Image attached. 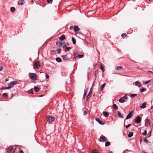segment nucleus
Returning <instances> with one entry per match:
<instances>
[{
    "mask_svg": "<svg viewBox=\"0 0 153 153\" xmlns=\"http://www.w3.org/2000/svg\"><path fill=\"white\" fill-rule=\"evenodd\" d=\"M47 120L48 122L50 123L53 122L55 119V118L50 116H48L47 117Z\"/></svg>",
    "mask_w": 153,
    "mask_h": 153,
    "instance_id": "nucleus-1",
    "label": "nucleus"
},
{
    "mask_svg": "<svg viewBox=\"0 0 153 153\" xmlns=\"http://www.w3.org/2000/svg\"><path fill=\"white\" fill-rule=\"evenodd\" d=\"M36 75L33 73H30L29 74V76L30 78L34 80L37 79Z\"/></svg>",
    "mask_w": 153,
    "mask_h": 153,
    "instance_id": "nucleus-2",
    "label": "nucleus"
},
{
    "mask_svg": "<svg viewBox=\"0 0 153 153\" xmlns=\"http://www.w3.org/2000/svg\"><path fill=\"white\" fill-rule=\"evenodd\" d=\"M33 68L34 69L35 68H38L40 67V65L39 62L36 61L33 64Z\"/></svg>",
    "mask_w": 153,
    "mask_h": 153,
    "instance_id": "nucleus-3",
    "label": "nucleus"
},
{
    "mask_svg": "<svg viewBox=\"0 0 153 153\" xmlns=\"http://www.w3.org/2000/svg\"><path fill=\"white\" fill-rule=\"evenodd\" d=\"M148 117H148L146 119V120L145 122V126L147 127H148L149 126L151 123V121L150 120L147 119V118Z\"/></svg>",
    "mask_w": 153,
    "mask_h": 153,
    "instance_id": "nucleus-4",
    "label": "nucleus"
},
{
    "mask_svg": "<svg viewBox=\"0 0 153 153\" xmlns=\"http://www.w3.org/2000/svg\"><path fill=\"white\" fill-rule=\"evenodd\" d=\"M141 121V119L140 116L136 117L135 120V122L137 123H139Z\"/></svg>",
    "mask_w": 153,
    "mask_h": 153,
    "instance_id": "nucleus-5",
    "label": "nucleus"
},
{
    "mask_svg": "<svg viewBox=\"0 0 153 153\" xmlns=\"http://www.w3.org/2000/svg\"><path fill=\"white\" fill-rule=\"evenodd\" d=\"M13 149V147L11 146H10L7 148L6 149V153H10Z\"/></svg>",
    "mask_w": 153,
    "mask_h": 153,
    "instance_id": "nucleus-6",
    "label": "nucleus"
},
{
    "mask_svg": "<svg viewBox=\"0 0 153 153\" xmlns=\"http://www.w3.org/2000/svg\"><path fill=\"white\" fill-rule=\"evenodd\" d=\"M133 114V111H131L130 112H129L128 115L127 116L126 119H128L130 118L132 116Z\"/></svg>",
    "mask_w": 153,
    "mask_h": 153,
    "instance_id": "nucleus-7",
    "label": "nucleus"
},
{
    "mask_svg": "<svg viewBox=\"0 0 153 153\" xmlns=\"http://www.w3.org/2000/svg\"><path fill=\"white\" fill-rule=\"evenodd\" d=\"M99 141L101 142H105L106 141V140L105 139V137L101 136L100 137Z\"/></svg>",
    "mask_w": 153,
    "mask_h": 153,
    "instance_id": "nucleus-8",
    "label": "nucleus"
},
{
    "mask_svg": "<svg viewBox=\"0 0 153 153\" xmlns=\"http://www.w3.org/2000/svg\"><path fill=\"white\" fill-rule=\"evenodd\" d=\"M135 85L139 87H140L142 86L141 84L138 81H136L134 82Z\"/></svg>",
    "mask_w": 153,
    "mask_h": 153,
    "instance_id": "nucleus-9",
    "label": "nucleus"
},
{
    "mask_svg": "<svg viewBox=\"0 0 153 153\" xmlns=\"http://www.w3.org/2000/svg\"><path fill=\"white\" fill-rule=\"evenodd\" d=\"M96 121L98 122L101 125H103L104 124V123H103L102 121L100 120L99 118H97L96 119Z\"/></svg>",
    "mask_w": 153,
    "mask_h": 153,
    "instance_id": "nucleus-10",
    "label": "nucleus"
},
{
    "mask_svg": "<svg viewBox=\"0 0 153 153\" xmlns=\"http://www.w3.org/2000/svg\"><path fill=\"white\" fill-rule=\"evenodd\" d=\"M125 99L126 98H125V97H122L120 99L119 101L120 103H123Z\"/></svg>",
    "mask_w": 153,
    "mask_h": 153,
    "instance_id": "nucleus-11",
    "label": "nucleus"
},
{
    "mask_svg": "<svg viewBox=\"0 0 153 153\" xmlns=\"http://www.w3.org/2000/svg\"><path fill=\"white\" fill-rule=\"evenodd\" d=\"M17 84V82L16 81H13L10 83V85L13 87L14 85Z\"/></svg>",
    "mask_w": 153,
    "mask_h": 153,
    "instance_id": "nucleus-12",
    "label": "nucleus"
},
{
    "mask_svg": "<svg viewBox=\"0 0 153 153\" xmlns=\"http://www.w3.org/2000/svg\"><path fill=\"white\" fill-rule=\"evenodd\" d=\"M24 3V0H19L18 4L19 5H22Z\"/></svg>",
    "mask_w": 153,
    "mask_h": 153,
    "instance_id": "nucleus-13",
    "label": "nucleus"
},
{
    "mask_svg": "<svg viewBox=\"0 0 153 153\" xmlns=\"http://www.w3.org/2000/svg\"><path fill=\"white\" fill-rule=\"evenodd\" d=\"M146 102H144L140 106V108H144L146 107Z\"/></svg>",
    "mask_w": 153,
    "mask_h": 153,
    "instance_id": "nucleus-14",
    "label": "nucleus"
},
{
    "mask_svg": "<svg viewBox=\"0 0 153 153\" xmlns=\"http://www.w3.org/2000/svg\"><path fill=\"white\" fill-rule=\"evenodd\" d=\"M79 30V28L76 26H74V30L75 32H77Z\"/></svg>",
    "mask_w": 153,
    "mask_h": 153,
    "instance_id": "nucleus-15",
    "label": "nucleus"
},
{
    "mask_svg": "<svg viewBox=\"0 0 153 153\" xmlns=\"http://www.w3.org/2000/svg\"><path fill=\"white\" fill-rule=\"evenodd\" d=\"M65 39V36L64 34L62 35L61 37L59 38V40L60 41L63 40Z\"/></svg>",
    "mask_w": 153,
    "mask_h": 153,
    "instance_id": "nucleus-16",
    "label": "nucleus"
},
{
    "mask_svg": "<svg viewBox=\"0 0 153 153\" xmlns=\"http://www.w3.org/2000/svg\"><path fill=\"white\" fill-rule=\"evenodd\" d=\"M103 114L104 116L105 117H107L109 115L107 111H104L103 112Z\"/></svg>",
    "mask_w": 153,
    "mask_h": 153,
    "instance_id": "nucleus-17",
    "label": "nucleus"
},
{
    "mask_svg": "<svg viewBox=\"0 0 153 153\" xmlns=\"http://www.w3.org/2000/svg\"><path fill=\"white\" fill-rule=\"evenodd\" d=\"M12 87V86H9L8 87H2L1 88V90H3V89H8L9 88H11Z\"/></svg>",
    "mask_w": 153,
    "mask_h": 153,
    "instance_id": "nucleus-18",
    "label": "nucleus"
},
{
    "mask_svg": "<svg viewBox=\"0 0 153 153\" xmlns=\"http://www.w3.org/2000/svg\"><path fill=\"white\" fill-rule=\"evenodd\" d=\"M62 57L63 60H68V58L67 57L66 55H63V56H62Z\"/></svg>",
    "mask_w": 153,
    "mask_h": 153,
    "instance_id": "nucleus-19",
    "label": "nucleus"
},
{
    "mask_svg": "<svg viewBox=\"0 0 153 153\" xmlns=\"http://www.w3.org/2000/svg\"><path fill=\"white\" fill-rule=\"evenodd\" d=\"M61 50L60 48H57L56 49V50H55L53 51L56 53V51H58V52H59L58 53L59 54H60L61 53Z\"/></svg>",
    "mask_w": 153,
    "mask_h": 153,
    "instance_id": "nucleus-20",
    "label": "nucleus"
},
{
    "mask_svg": "<svg viewBox=\"0 0 153 153\" xmlns=\"http://www.w3.org/2000/svg\"><path fill=\"white\" fill-rule=\"evenodd\" d=\"M56 61L58 62H61L62 60L61 58L59 57H57L56 58Z\"/></svg>",
    "mask_w": 153,
    "mask_h": 153,
    "instance_id": "nucleus-21",
    "label": "nucleus"
},
{
    "mask_svg": "<svg viewBox=\"0 0 153 153\" xmlns=\"http://www.w3.org/2000/svg\"><path fill=\"white\" fill-rule=\"evenodd\" d=\"M91 94H92V92L91 91H90L89 92L88 94V95H87V99H88L90 97H91Z\"/></svg>",
    "mask_w": 153,
    "mask_h": 153,
    "instance_id": "nucleus-22",
    "label": "nucleus"
},
{
    "mask_svg": "<svg viewBox=\"0 0 153 153\" xmlns=\"http://www.w3.org/2000/svg\"><path fill=\"white\" fill-rule=\"evenodd\" d=\"M74 59H76L78 57V54L76 53H75L74 54Z\"/></svg>",
    "mask_w": 153,
    "mask_h": 153,
    "instance_id": "nucleus-23",
    "label": "nucleus"
},
{
    "mask_svg": "<svg viewBox=\"0 0 153 153\" xmlns=\"http://www.w3.org/2000/svg\"><path fill=\"white\" fill-rule=\"evenodd\" d=\"M64 46L65 47V49H67V50H65V52H66V51H68L69 50V49H71V47H67L66 46V45H65Z\"/></svg>",
    "mask_w": 153,
    "mask_h": 153,
    "instance_id": "nucleus-24",
    "label": "nucleus"
},
{
    "mask_svg": "<svg viewBox=\"0 0 153 153\" xmlns=\"http://www.w3.org/2000/svg\"><path fill=\"white\" fill-rule=\"evenodd\" d=\"M117 114L118 115L119 117L121 118H123V117L122 115L121 114L120 111H118L117 112Z\"/></svg>",
    "mask_w": 153,
    "mask_h": 153,
    "instance_id": "nucleus-25",
    "label": "nucleus"
},
{
    "mask_svg": "<svg viewBox=\"0 0 153 153\" xmlns=\"http://www.w3.org/2000/svg\"><path fill=\"white\" fill-rule=\"evenodd\" d=\"M133 133L132 132H130L128 135V137H131L133 135Z\"/></svg>",
    "mask_w": 153,
    "mask_h": 153,
    "instance_id": "nucleus-26",
    "label": "nucleus"
},
{
    "mask_svg": "<svg viewBox=\"0 0 153 153\" xmlns=\"http://www.w3.org/2000/svg\"><path fill=\"white\" fill-rule=\"evenodd\" d=\"M34 89L35 91L38 92L39 90V88L36 87H34Z\"/></svg>",
    "mask_w": 153,
    "mask_h": 153,
    "instance_id": "nucleus-27",
    "label": "nucleus"
},
{
    "mask_svg": "<svg viewBox=\"0 0 153 153\" xmlns=\"http://www.w3.org/2000/svg\"><path fill=\"white\" fill-rule=\"evenodd\" d=\"M110 145V143L109 142H107L105 143V146H108Z\"/></svg>",
    "mask_w": 153,
    "mask_h": 153,
    "instance_id": "nucleus-28",
    "label": "nucleus"
},
{
    "mask_svg": "<svg viewBox=\"0 0 153 153\" xmlns=\"http://www.w3.org/2000/svg\"><path fill=\"white\" fill-rule=\"evenodd\" d=\"M113 107L115 110H117L118 108V107L115 104H114L113 105Z\"/></svg>",
    "mask_w": 153,
    "mask_h": 153,
    "instance_id": "nucleus-29",
    "label": "nucleus"
},
{
    "mask_svg": "<svg viewBox=\"0 0 153 153\" xmlns=\"http://www.w3.org/2000/svg\"><path fill=\"white\" fill-rule=\"evenodd\" d=\"M123 68L122 66H117L116 68L115 69L116 70H121Z\"/></svg>",
    "mask_w": 153,
    "mask_h": 153,
    "instance_id": "nucleus-30",
    "label": "nucleus"
},
{
    "mask_svg": "<svg viewBox=\"0 0 153 153\" xmlns=\"http://www.w3.org/2000/svg\"><path fill=\"white\" fill-rule=\"evenodd\" d=\"M137 95V94H131L130 96L131 97L133 98Z\"/></svg>",
    "mask_w": 153,
    "mask_h": 153,
    "instance_id": "nucleus-31",
    "label": "nucleus"
},
{
    "mask_svg": "<svg viewBox=\"0 0 153 153\" xmlns=\"http://www.w3.org/2000/svg\"><path fill=\"white\" fill-rule=\"evenodd\" d=\"M15 10V8L14 7H11L10 8V11L11 12H14Z\"/></svg>",
    "mask_w": 153,
    "mask_h": 153,
    "instance_id": "nucleus-32",
    "label": "nucleus"
},
{
    "mask_svg": "<svg viewBox=\"0 0 153 153\" xmlns=\"http://www.w3.org/2000/svg\"><path fill=\"white\" fill-rule=\"evenodd\" d=\"M72 41L73 44H75L76 43V40L74 37L72 38Z\"/></svg>",
    "mask_w": 153,
    "mask_h": 153,
    "instance_id": "nucleus-33",
    "label": "nucleus"
},
{
    "mask_svg": "<svg viewBox=\"0 0 153 153\" xmlns=\"http://www.w3.org/2000/svg\"><path fill=\"white\" fill-rule=\"evenodd\" d=\"M105 84H106L105 83L103 84L102 85V86L101 87V91H102L103 89V88L105 86Z\"/></svg>",
    "mask_w": 153,
    "mask_h": 153,
    "instance_id": "nucleus-34",
    "label": "nucleus"
},
{
    "mask_svg": "<svg viewBox=\"0 0 153 153\" xmlns=\"http://www.w3.org/2000/svg\"><path fill=\"white\" fill-rule=\"evenodd\" d=\"M146 90V89L145 88H142L140 89V91L141 92H143Z\"/></svg>",
    "mask_w": 153,
    "mask_h": 153,
    "instance_id": "nucleus-35",
    "label": "nucleus"
},
{
    "mask_svg": "<svg viewBox=\"0 0 153 153\" xmlns=\"http://www.w3.org/2000/svg\"><path fill=\"white\" fill-rule=\"evenodd\" d=\"M151 133H152V131L151 130L148 134H147V135H148V137H150L151 136Z\"/></svg>",
    "mask_w": 153,
    "mask_h": 153,
    "instance_id": "nucleus-36",
    "label": "nucleus"
},
{
    "mask_svg": "<svg viewBox=\"0 0 153 153\" xmlns=\"http://www.w3.org/2000/svg\"><path fill=\"white\" fill-rule=\"evenodd\" d=\"M88 89H86L85 91V92H84V94H83V96L84 97H85L87 93V91H88Z\"/></svg>",
    "mask_w": 153,
    "mask_h": 153,
    "instance_id": "nucleus-37",
    "label": "nucleus"
},
{
    "mask_svg": "<svg viewBox=\"0 0 153 153\" xmlns=\"http://www.w3.org/2000/svg\"><path fill=\"white\" fill-rule=\"evenodd\" d=\"M29 93L30 94H33V90L32 89H31L30 91H29Z\"/></svg>",
    "mask_w": 153,
    "mask_h": 153,
    "instance_id": "nucleus-38",
    "label": "nucleus"
},
{
    "mask_svg": "<svg viewBox=\"0 0 153 153\" xmlns=\"http://www.w3.org/2000/svg\"><path fill=\"white\" fill-rule=\"evenodd\" d=\"M92 153H99L97 152V150H93L92 151Z\"/></svg>",
    "mask_w": 153,
    "mask_h": 153,
    "instance_id": "nucleus-39",
    "label": "nucleus"
},
{
    "mask_svg": "<svg viewBox=\"0 0 153 153\" xmlns=\"http://www.w3.org/2000/svg\"><path fill=\"white\" fill-rule=\"evenodd\" d=\"M100 68L102 70V72H104V71L105 70L104 69V68L103 67V66H102L101 65L100 66Z\"/></svg>",
    "mask_w": 153,
    "mask_h": 153,
    "instance_id": "nucleus-40",
    "label": "nucleus"
},
{
    "mask_svg": "<svg viewBox=\"0 0 153 153\" xmlns=\"http://www.w3.org/2000/svg\"><path fill=\"white\" fill-rule=\"evenodd\" d=\"M146 130H144V132L142 133V134L144 135H145L146 134Z\"/></svg>",
    "mask_w": 153,
    "mask_h": 153,
    "instance_id": "nucleus-41",
    "label": "nucleus"
},
{
    "mask_svg": "<svg viewBox=\"0 0 153 153\" xmlns=\"http://www.w3.org/2000/svg\"><path fill=\"white\" fill-rule=\"evenodd\" d=\"M150 81L149 80L148 81H146L143 82V83L145 84H147L149 82H150Z\"/></svg>",
    "mask_w": 153,
    "mask_h": 153,
    "instance_id": "nucleus-42",
    "label": "nucleus"
},
{
    "mask_svg": "<svg viewBox=\"0 0 153 153\" xmlns=\"http://www.w3.org/2000/svg\"><path fill=\"white\" fill-rule=\"evenodd\" d=\"M126 36H127L125 33H123V34H122V37H126Z\"/></svg>",
    "mask_w": 153,
    "mask_h": 153,
    "instance_id": "nucleus-43",
    "label": "nucleus"
},
{
    "mask_svg": "<svg viewBox=\"0 0 153 153\" xmlns=\"http://www.w3.org/2000/svg\"><path fill=\"white\" fill-rule=\"evenodd\" d=\"M52 0H47V2L48 3H51L52 2Z\"/></svg>",
    "mask_w": 153,
    "mask_h": 153,
    "instance_id": "nucleus-44",
    "label": "nucleus"
},
{
    "mask_svg": "<svg viewBox=\"0 0 153 153\" xmlns=\"http://www.w3.org/2000/svg\"><path fill=\"white\" fill-rule=\"evenodd\" d=\"M78 57L80 58H82L83 56V55L82 54L78 55Z\"/></svg>",
    "mask_w": 153,
    "mask_h": 153,
    "instance_id": "nucleus-45",
    "label": "nucleus"
},
{
    "mask_svg": "<svg viewBox=\"0 0 153 153\" xmlns=\"http://www.w3.org/2000/svg\"><path fill=\"white\" fill-rule=\"evenodd\" d=\"M19 153H24L23 151L21 149H19Z\"/></svg>",
    "mask_w": 153,
    "mask_h": 153,
    "instance_id": "nucleus-46",
    "label": "nucleus"
},
{
    "mask_svg": "<svg viewBox=\"0 0 153 153\" xmlns=\"http://www.w3.org/2000/svg\"><path fill=\"white\" fill-rule=\"evenodd\" d=\"M147 72H149V73L153 75V72L152 71L148 70L147 71Z\"/></svg>",
    "mask_w": 153,
    "mask_h": 153,
    "instance_id": "nucleus-47",
    "label": "nucleus"
},
{
    "mask_svg": "<svg viewBox=\"0 0 153 153\" xmlns=\"http://www.w3.org/2000/svg\"><path fill=\"white\" fill-rule=\"evenodd\" d=\"M46 79H47L49 78V76L48 74H46L45 75Z\"/></svg>",
    "mask_w": 153,
    "mask_h": 153,
    "instance_id": "nucleus-48",
    "label": "nucleus"
},
{
    "mask_svg": "<svg viewBox=\"0 0 153 153\" xmlns=\"http://www.w3.org/2000/svg\"><path fill=\"white\" fill-rule=\"evenodd\" d=\"M130 125H131L130 124H128L126 126V128L127 129L130 126Z\"/></svg>",
    "mask_w": 153,
    "mask_h": 153,
    "instance_id": "nucleus-49",
    "label": "nucleus"
},
{
    "mask_svg": "<svg viewBox=\"0 0 153 153\" xmlns=\"http://www.w3.org/2000/svg\"><path fill=\"white\" fill-rule=\"evenodd\" d=\"M144 141L146 142L147 143H149V142L146 139H145L144 140Z\"/></svg>",
    "mask_w": 153,
    "mask_h": 153,
    "instance_id": "nucleus-50",
    "label": "nucleus"
},
{
    "mask_svg": "<svg viewBox=\"0 0 153 153\" xmlns=\"http://www.w3.org/2000/svg\"><path fill=\"white\" fill-rule=\"evenodd\" d=\"M3 96H7V94L6 93H4L3 94Z\"/></svg>",
    "mask_w": 153,
    "mask_h": 153,
    "instance_id": "nucleus-51",
    "label": "nucleus"
},
{
    "mask_svg": "<svg viewBox=\"0 0 153 153\" xmlns=\"http://www.w3.org/2000/svg\"><path fill=\"white\" fill-rule=\"evenodd\" d=\"M142 141H143L142 139H140V144L141 143Z\"/></svg>",
    "mask_w": 153,
    "mask_h": 153,
    "instance_id": "nucleus-52",
    "label": "nucleus"
},
{
    "mask_svg": "<svg viewBox=\"0 0 153 153\" xmlns=\"http://www.w3.org/2000/svg\"><path fill=\"white\" fill-rule=\"evenodd\" d=\"M3 69V68L2 66L0 67V71H1Z\"/></svg>",
    "mask_w": 153,
    "mask_h": 153,
    "instance_id": "nucleus-53",
    "label": "nucleus"
},
{
    "mask_svg": "<svg viewBox=\"0 0 153 153\" xmlns=\"http://www.w3.org/2000/svg\"><path fill=\"white\" fill-rule=\"evenodd\" d=\"M87 114V112L86 111H84V115H85Z\"/></svg>",
    "mask_w": 153,
    "mask_h": 153,
    "instance_id": "nucleus-54",
    "label": "nucleus"
},
{
    "mask_svg": "<svg viewBox=\"0 0 153 153\" xmlns=\"http://www.w3.org/2000/svg\"><path fill=\"white\" fill-rule=\"evenodd\" d=\"M123 97H125V98L126 99H127V95H125V96H124Z\"/></svg>",
    "mask_w": 153,
    "mask_h": 153,
    "instance_id": "nucleus-55",
    "label": "nucleus"
},
{
    "mask_svg": "<svg viewBox=\"0 0 153 153\" xmlns=\"http://www.w3.org/2000/svg\"><path fill=\"white\" fill-rule=\"evenodd\" d=\"M150 108H151V109H153V106H152Z\"/></svg>",
    "mask_w": 153,
    "mask_h": 153,
    "instance_id": "nucleus-56",
    "label": "nucleus"
},
{
    "mask_svg": "<svg viewBox=\"0 0 153 153\" xmlns=\"http://www.w3.org/2000/svg\"><path fill=\"white\" fill-rule=\"evenodd\" d=\"M8 79H5V81H8Z\"/></svg>",
    "mask_w": 153,
    "mask_h": 153,
    "instance_id": "nucleus-57",
    "label": "nucleus"
},
{
    "mask_svg": "<svg viewBox=\"0 0 153 153\" xmlns=\"http://www.w3.org/2000/svg\"><path fill=\"white\" fill-rule=\"evenodd\" d=\"M142 153H147L146 152H143V151L142 152Z\"/></svg>",
    "mask_w": 153,
    "mask_h": 153,
    "instance_id": "nucleus-58",
    "label": "nucleus"
},
{
    "mask_svg": "<svg viewBox=\"0 0 153 153\" xmlns=\"http://www.w3.org/2000/svg\"><path fill=\"white\" fill-rule=\"evenodd\" d=\"M43 95H40V96H39V97H42Z\"/></svg>",
    "mask_w": 153,
    "mask_h": 153,
    "instance_id": "nucleus-59",
    "label": "nucleus"
},
{
    "mask_svg": "<svg viewBox=\"0 0 153 153\" xmlns=\"http://www.w3.org/2000/svg\"><path fill=\"white\" fill-rule=\"evenodd\" d=\"M108 153H112V152H109Z\"/></svg>",
    "mask_w": 153,
    "mask_h": 153,
    "instance_id": "nucleus-60",
    "label": "nucleus"
},
{
    "mask_svg": "<svg viewBox=\"0 0 153 153\" xmlns=\"http://www.w3.org/2000/svg\"><path fill=\"white\" fill-rule=\"evenodd\" d=\"M97 74L96 72V71L95 72V74Z\"/></svg>",
    "mask_w": 153,
    "mask_h": 153,
    "instance_id": "nucleus-61",
    "label": "nucleus"
},
{
    "mask_svg": "<svg viewBox=\"0 0 153 153\" xmlns=\"http://www.w3.org/2000/svg\"><path fill=\"white\" fill-rule=\"evenodd\" d=\"M97 74L96 72V71L95 72V74Z\"/></svg>",
    "mask_w": 153,
    "mask_h": 153,
    "instance_id": "nucleus-62",
    "label": "nucleus"
},
{
    "mask_svg": "<svg viewBox=\"0 0 153 153\" xmlns=\"http://www.w3.org/2000/svg\"><path fill=\"white\" fill-rule=\"evenodd\" d=\"M152 125H153V123Z\"/></svg>",
    "mask_w": 153,
    "mask_h": 153,
    "instance_id": "nucleus-63",
    "label": "nucleus"
},
{
    "mask_svg": "<svg viewBox=\"0 0 153 153\" xmlns=\"http://www.w3.org/2000/svg\"><path fill=\"white\" fill-rule=\"evenodd\" d=\"M152 153H153V152Z\"/></svg>",
    "mask_w": 153,
    "mask_h": 153,
    "instance_id": "nucleus-64",
    "label": "nucleus"
}]
</instances>
